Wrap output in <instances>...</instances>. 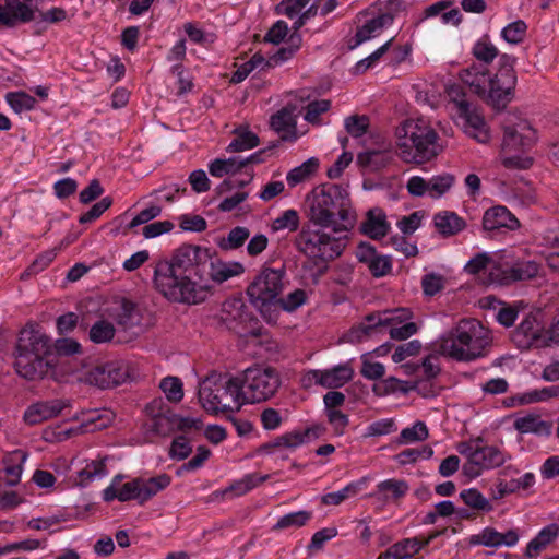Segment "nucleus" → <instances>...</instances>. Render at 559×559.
<instances>
[{"label":"nucleus","instance_id":"obj_61","mask_svg":"<svg viewBox=\"0 0 559 559\" xmlns=\"http://www.w3.org/2000/svg\"><path fill=\"white\" fill-rule=\"evenodd\" d=\"M135 306L132 301L123 299L119 311L116 314V321L123 329H129L134 324Z\"/></svg>","mask_w":559,"mask_h":559},{"label":"nucleus","instance_id":"obj_29","mask_svg":"<svg viewBox=\"0 0 559 559\" xmlns=\"http://www.w3.org/2000/svg\"><path fill=\"white\" fill-rule=\"evenodd\" d=\"M521 129H526L527 131L532 132V135L522 134L516 128L511 126L503 128L502 150L504 152L524 150L532 145L534 142L533 129L526 124H524Z\"/></svg>","mask_w":559,"mask_h":559},{"label":"nucleus","instance_id":"obj_10","mask_svg":"<svg viewBox=\"0 0 559 559\" xmlns=\"http://www.w3.org/2000/svg\"><path fill=\"white\" fill-rule=\"evenodd\" d=\"M238 378L214 373L209 376L199 389V401L203 408L217 415L239 411L241 390Z\"/></svg>","mask_w":559,"mask_h":559},{"label":"nucleus","instance_id":"obj_36","mask_svg":"<svg viewBox=\"0 0 559 559\" xmlns=\"http://www.w3.org/2000/svg\"><path fill=\"white\" fill-rule=\"evenodd\" d=\"M287 45L280 48L273 56L267 59L269 67H276L293 58V56L300 49L302 38L300 34H290L287 39Z\"/></svg>","mask_w":559,"mask_h":559},{"label":"nucleus","instance_id":"obj_3","mask_svg":"<svg viewBox=\"0 0 559 559\" xmlns=\"http://www.w3.org/2000/svg\"><path fill=\"white\" fill-rule=\"evenodd\" d=\"M308 222L321 228H330L335 234L347 233L355 222L350 210L347 189L336 183H322L307 195Z\"/></svg>","mask_w":559,"mask_h":559},{"label":"nucleus","instance_id":"obj_64","mask_svg":"<svg viewBox=\"0 0 559 559\" xmlns=\"http://www.w3.org/2000/svg\"><path fill=\"white\" fill-rule=\"evenodd\" d=\"M331 107V102L328 99L313 100L306 107L305 120L310 123H317L320 115L326 112Z\"/></svg>","mask_w":559,"mask_h":559},{"label":"nucleus","instance_id":"obj_13","mask_svg":"<svg viewBox=\"0 0 559 559\" xmlns=\"http://www.w3.org/2000/svg\"><path fill=\"white\" fill-rule=\"evenodd\" d=\"M325 432L322 424L310 426L304 430H293L275 437L272 441L259 447L260 453L274 454L283 450L294 451L298 447L320 438Z\"/></svg>","mask_w":559,"mask_h":559},{"label":"nucleus","instance_id":"obj_26","mask_svg":"<svg viewBox=\"0 0 559 559\" xmlns=\"http://www.w3.org/2000/svg\"><path fill=\"white\" fill-rule=\"evenodd\" d=\"M392 160L391 144L383 142L379 150H368L357 155V164L370 170H379Z\"/></svg>","mask_w":559,"mask_h":559},{"label":"nucleus","instance_id":"obj_32","mask_svg":"<svg viewBox=\"0 0 559 559\" xmlns=\"http://www.w3.org/2000/svg\"><path fill=\"white\" fill-rule=\"evenodd\" d=\"M141 493V504L156 496L170 485L171 477L168 474H159L148 479L138 477Z\"/></svg>","mask_w":559,"mask_h":559},{"label":"nucleus","instance_id":"obj_18","mask_svg":"<svg viewBox=\"0 0 559 559\" xmlns=\"http://www.w3.org/2000/svg\"><path fill=\"white\" fill-rule=\"evenodd\" d=\"M32 0H4L0 4V26L14 27L20 23H27L35 19V11L31 7Z\"/></svg>","mask_w":559,"mask_h":559},{"label":"nucleus","instance_id":"obj_14","mask_svg":"<svg viewBox=\"0 0 559 559\" xmlns=\"http://www.w3.org/2000/svg\"><path fill=\"white\" fill-rule=\"evenodd\" d=\"M512 341L521 349L548 346L547 331L538 320V313L527 314L512 334Z\"/></svg>","mask_w":559,"mask_h":559},{"label":"nucleus","instance_id":"obj_55","mask_svg":"<svg viewBox=\"0 0 559 559\" xmlns=\"http://www.w3.org/2000/svg\"><path fill=\"white\" fill-rule=\"evenodd\" d=\"M369 128V118L365 115H353L345 119V129L353 138H360Z\"/></svg>","mask_w":559,"mask_h":559},{"label":"nucleus","instance_id":"obj_51","mask_svg":"<svg viewBox=\"0 0 559 559\" xmlns=\"http://www.w3.org/2000/svg\"><path fill=\"white\" fill-rule=\"evenodd\" d=\"M159 388L170 402H180L183 397L182 382L177 377H166L162 380Z\"/></svg>","mask_w":559,"mask_h":559},{"label":"nucleus","instance_id":"obj_52","mask_svg":"<svg viewBox=\"0 0 559 559\" xmlns=\"http://www.w3.org/2000/svg\"><path fill=\"white\" fill-rule=\"evenodd\" d=\"M501 533L492 527L484 528L479 534L472 535L469 538L471 545H483L486 547L501 546Z\"/></svg>","mask_w":559,"mask_h":559},{"label":"nucleus","instance_id":"obj_8","mask_svg":"<svg viewBox=\"0 0 559 559\" xmlns=\"http://www.w3.org/2000/svg\"><path fill=\"white\" fill-rule=\"evenodd\" d=\"M288 284L285 265L271 267L264 264L252 282L248 285L246 294L250 304L271 321L274 319L276 301Z\"/></svg>","mask_w":559,"mask_h":559},{"label":"nucleus","instance_id":"obj_56","mask_svg":"<svg viewBox=\"0 0 559 559\" xmlns=\"http://www.w3.org/2000/svg\"><path fill=\"white\" fill-rule=\"evenodd\" d=\"M360 373L364 378L376 381L384 376L385 367L381 362L371 361L368 355H362Z\"/></svg>","mask_w":559,"mask_h":559},{"label":"nucleus","instance_id":"obj_2","mask_svg":"<svg viewBox=\"0 0 559 559\" xmlns=\"http://www.w3.org/2000/svg\"><path fill=\"white\" fill-rule=\"evenodd\" d=\"M515 61V57L502 53L493 76H490L486 66L473 63L460 72V78L487 104L498 110L504 109L511 102L516 85Z\"/></svg>","mask_w":559,"mask_h":559},{"label":"nucleus","instance_id":"obj_63","mask_svg":"<svg viewBox=\"0 0 559 559\" xmlns=\"http://www.w3.org/2000/svg\"><path fill=\"white\" fill-rule=\"evenodd\" d=\"M310 0H282L276 5V12L289 19L298 16Z\"/></svg>","mask_w":559,"mask_h":559},{"label":"nucleus","instance_id":"obj_47","mask_svg":"<svg viewBox=\"0 0 559 559\" xmlns=\"http://www.w3.org/2000/svg\"><path fill=\"white\" fill-rule=\"evenodd\" d=\"M527 25L524 21L518 20L508 24L502 31V38L510 44H520L526 36Z\"/></svg>","mask_w":559,"mask_h":559},{"label":"nucleus","instance_id":"obj_37","mask_svg":"<svg viewBox=\"0 0 559 559\" xmlns=\"http://www.w3.org/2000/svg\"><path fill=\"white\" fill-rule=\"evenodd\" d=\"M249 236L250 231L247 227L237 226L229 230L227 237L221 238L217 246L224 251L235 250L242 247Z\"/></svg>","mask_w":559,"mask_h":559},{"label":"nucleus","instance_id":"obj_46","mask_svg":"<svg viewBox=\"0 0 559 559\" xmlns=\"http://www.w3.org/2000/svg\"><path fill=\"white\" fill-rule=\"evenodd\" d=\"M307 300V294L304 289L297 288L289 293L286 297L278 296L276 308H281L287 312H293L302 306Z\"/></svg>","mask_w":559,"mask_h":559},{"label":"nucleus","instance_id":"obj_54","mask_svg":"<svg viewBox=\"0 0 559 559\" xmlns=\"http://www.w3.org/2000/svg\"><path fill=\"white\" fill-rule=\"evenodd\" d=\"M454 176L451 174H442L432 177L428 181L429 192L433 198H439L444 194L454 183Z\"/></svg>","mask_w":559,"mask_h":559},{"label":"nucleus","instance_id":"obj_58","mask_svg":"<svg viewBox=\"0 0 559 559\" xmlns=\"http://www.w3.org/2000/svg\"><path fill=\"white\" fill-rule=\"evenodd\" d=\"M397 427L393 418L380 419L367 427L366 437L386 436L396 431Z\"/></svg>","mask_w":559,"mask_h":559},{"label":"nucleus","instance_id":"obj_43","mask_svg":"<svg viewBox=\"0 0 559 559\" xmlns=\"http://www.w3.org/2000/svg\"><path fill=\"white\" fill-rule=\"evenodd\" d=\"M310 511H297L283 515L273 526V531H283L289 527H301L311 519Z\"/></svg>","mask_w":559,"mask_h":559},{"label":"nucleus","instance_id":"obj_1","mask_svg":"<svg viewBox=\"0 0 559 559\" xmlns=\"http://www.w3.org/2000/svg\"><path fill=\"white\" fill-rule=\"evenodd\" d=\"M210 249L182 245L170 261H159L154 270L155 288L168 300L197 305L203 302L211 289L206 283Z\"/></svg>","mask_w":559,"mask_h":559},{"label":"nucleus","instance_id":"obj_6","mask_svg":"<svg viewBox=\"0 0 559 559\" xmlns=\"http://www.w3.org/2000/svg\"><path fill=\"white\" fill-rule=\"evenodd\" d=\"M401 158L406 163L424 164L440 154L439 135L425 120H405L396 128Z\"/></svg>","mask_w":559,"mask_h":559},{"label":"nucleus","instance_id":"obj_34","mask_svg":"<svg viewBox=\"0 0 559 559\" xmlns=\"http://www.w3.org/2000/svg\"><path fill=\"white\" fill-rule=\"evenodd\" d=\"M235 138L227 146V152H243L257 147L260 144L259 136L248 128L239 127L235 131Z\"/></svg>","mask_w":559,"mask_h":559},{"label":"nucleus","instance_id":"obj_17","mask_svg":"<svg viewBox=\"0 0 559 559\" xmlns=\"http://www.w3.org/2000/svg\"><path fill=\"white\" fill-rule=\"evenodd\" d=\"M69 406L70 402L63 399L38 401L26 408L23 418L26 424L35 426L59 416Z\"/></svg>","mask_w":559,"mask_h":559},{"label":"nucleus","instance_id":"obj_60","mask_svg":"<svg viewBox=\"0 0 559 559\" xmlns=\"http://www.w3.org/2000/svg\"><path fill=\"white\" fill-rule=\"evenodd\" d=\"M192 452V447L190 445L189 440L185 436L176 437L169 449V456L171 459L181 461L187 459Z\"/></svg>","mask_w":559,"mask_h":559},{"label":"nucleus","instance_id":"obj_30","mask_svg":"<svg viewBox=\"0 0 559 559\" xmlns=\"http://www.w3.org/2000/svg\"><path fill=\"white\" fill-rule=\"evenodd\" d=\"M245 272V267L239 262L225 263L218 261L217 263L210 260V266L206 274V283L212 280L216 283H223L234 276H238Z\"/></svg>","mask_w":559,"mask_h":559},{"label":"nucleus","instance_id":"obj_9","mask_svg":"<svg viewBox=\"0 0 559 559\" xmlns=\"http://www.w3.org/2000/svg\"><path fill=\"white\" fill-rule=\"evenodd\" d=\"M412 318V311L407 308H396L393 310H385L383 312H372L365 317V320L356 326H353L347 333L349 342L359 343L366 337H369L378 332H382L383 329L389 328V334L391 338L403 341L414 335L418 326L414 322H406Z\"/></svg>","mask_w":559,"mask_h":559},{"label":"nucleus","instance_id":"obj_40","mask_svg":"<svg viewBox=\"0 0 559 559\" xmlns=\"http://www.w3.org/2000/svg\"><path fill=\"white\" fill-rule=\"evenodd\" d=\"M460 498L467 507L473 510L483 512H489L492 510V506L490 504L489 500L475 488L462 490Z\"/></svg>","mask_w":559,"mask_h":559},{"label":"nucleus","instance_id":"obj_20","mask_svg":"<svg viewBox=\"0 0 559 559\" xmlns=\"http://www.w3.org/2000/svg\"><path fill=\"white\" fill-rule=\"evenodd\" d=\"M296 106L287 105L271 116L270 127L281 135V141L297 140Z\"/></svg>","mask_w":559,"mask_h":559},{"label":"nucleus","instance_id":"obj_39","mask_svg":"<svg viewBox=\"0 0 559 559\" xmlns=\"http://www.w3.org/2000/svg\"><path fill=\"white\" fill-rule=\"evenodd\" d=\"M106 457L100 460H93L78 473L79 484L81 486H87L96 477H102L106 475Z\"/></svg>","mask_w":559,"mask_h":559},{"label":"nucleus","instance_id":"obj_45","mask_svg":"<svg viewBox=\"0 0 559 559\" xmlns=\"http://www.w3.org/2000/svg\"><path fill=\"white\" fill-rule=\"evenodd\" d=\"M473 56L481 61L484 66L490 64L498 56V48L486 39H480L475 43L472 49Z\"/></svg>","mask_w":559,"mask_h":559},{"label":"nucleus","instance_id":"obj_38","mask_svg":"<svg viewBox=\"0 0 559 559\" xmlns=\"http://www.w3.org/2000/svg\"><path fill=\"white\" fill-rule=\"evenodd\" d=\"M319 167V159L316 157H311L304 162L300 166L292 169L287 176L286 180L290 187H295L296 185L302 182L310 175L317 171Z\"/></svg>","mask_w":559,"mask_h":559},{"label":"nucleus","instance_id":"obj_50","mask_svg":"<svg viewBox=\"0 0 559 559\" xmlns=\"http://www.w3.org/2000/svg\"><path fill=\"white\" fill-rule=\"evenodd\" d=\"M299 227V215L295 210H286L284 211L277 218H275L272 223V229L274 231L288 229L290 231H296Z\"/></svg>","mask_w":559,"mask_h":559},{"label":"nucleus","instance_id":"obj_53","mask_svg":"<svg viewBox=\"0 0 559 559\" xmlns=\"http://www.w3.org/2000/svg\"><path fill=\"white\" fill-rule=\"evenodd\" d=\"M378 491L382 493L390 492L392 498L400 499L408 491V484L402 479H386L377 485Z\"/></svg>","mask_w":559,"mask_h":559},{"label":"nucleus","instance_id":"obj_57","mask_svg":"<svg viewBox=\"0 0 559 559\" xmlns=\"http://www.w3.org/2000/svg\"><path fill=\"white\" fill-rule=\"evenodd\" d=\"M112 204V199L110 197L103 198L99 202L95 203L87 212L83 213L79 217L80 224H88L102 216V214L107 211Z\"/></svg>","mask_w":559,"mask_h":559},{"label":"nucleus","instance_id":"obj_33","mask_svg":"<svg viewBox=\"0 0 559 559\" xmlns=\"http://www.w3.org/2000/svg\"><path fill=\"white\" fill-rule=\"evenodd\" d=\"M354 369L348 364H342L332 369L323 370V388L337 389L353 379Z\"/></svg>","mask_w":559,"mask_h":559},{"label":"nucleus","instance_id":"obj_22","mask_svg":"<svg viewBox=\"0 0 559 559\" xmlns=\"http://www.w3.org/2000/svg\"><path fill=\"white\" fill-rule=\"evenodd\" d=\"M359 230L374 240L385 237L390 230V224L384 211L380 207L370 209L366 214V219L360 224Z\"/></svg>","mask_w":559,"mask_h":559},{"label":"nucleus","instance_id":"obj_31","mask_svg":"<svg viewBox=\"0 0 559 559\" xmlns=\"http://www.w3.org/2000/svg\"><path fill=\"white\" fill-rule=\"evenodd\" d=\"M559 535V526L550 524L544 527L526 546L525 556L536 558L540 551Z\"/></svg>","mask_w":559,"mask_h":559},{"label":"nucleus","instance_id":"obj_48","mask_svg":"<svg viewBox=\"0 0 559 559\" xmlns=\"http://www.w3.org/2000/svg\"><path fill=\"white\" fill-rule=\"evenodd\" d=\"M56 258V252L53 250L46 251L39 254L33 263L20 275L22 281L28 280L31 276L38 274L44 271Z\"/></svg>","mask_w":559,"mask_h":559},{"label":"nucleus","instance_id":"obj_44","mask_svg":"<svg viewBox=\"0 0 559 559\" xmlns=\"http://www.w3.org/2000/svg\"><path fill=\"white\" fill-rule=\"evenodd\" d=\"M5 100L10 107L17 114L26 110H32L37 100L25 92H9L5 95Z\"/></svg>","mask_w":559,"mask_h":559},{"label":"nucleus","instance_id":"obj_27","mask_svg":"<svg viewBox=\"0 0 559 559\" xmlns=\"http://www.w3.org/2000/svg\"><path fill=\"white\" fill-rule=\"evenodd\" d=\"M513 426L520 433H534L537 436L549 437L552 432V423L543 420L537 414H528L516 418Z\"/></svg>","mask_w":559,"mask_h":559},{"label":"nucleus","instance_id":"obj_5","mask_svg":"<svg viewBox=\"0 0 559 559\" xmlns=\"http://www.w3.org/2000/svg\"><path fill=\"white\" fill-rule=\"evenodd\" d=\"M489 332L478 320L464 319L439 341V352L457 361H473L486 355L490 346Z\"/></svg>","mask_w":559,"mask_h":559},{"label":"nucleus","instance_id":"obj_15","mask_svg":"<svg viewBox=\"0 0 559 559\" xmlns=\"http://www.w3.org/2000/svg\"><path fill=\"white\" fill-rule=\"evenodd\" d=\"M508 454L493 445H478L471 457V462L463 465V473L469 478H475L480 475L483 469H490L501 466L507 459Z\"/></svg>","mask_w":559,"mask_h":559},{"label":"nucleus","instance_id":"obj_59","mask_svg":"<svg viewBox=\"0 0 559 559\" xmlns=\"http://www.w3.org/2000/svg\"><path fill=\"white\" fill-rule=\"evenodd\" d=\"M423 292L432 297L444 288V277L440 274L429 273L421 278Z\"/></svg>","mask_w":559,"mask_h":559},{"label":"nucleus","instance_id":"obj_28","mask_svg":"<svg viewBox=\"0 0 559 559\" xmlns=\"http://www.w3.org/2000/svg\"><path fill=\"white\" fill-rule=\"evenodd\" d=\"M433 224L442 237H451L466 227L465 221L456 213L443 211L433 216Z\"/></svg>","mask_w":559,"mask_h":559},{"label":"nucleus","instance_id":"obj_24","mask_svg":"<svg viewBox=\"0 0 559 559\" xmlns=\"http://www.w3.org/2000/svg\"><path fill=\"white\" fill-rule=\"evenodd\" d=\"M162 405V400H154L148 405L153 416L152 431L156 435L167 436L176 430V414L169 408L163 411V408L159 407Z\"/></svg>","mask_w":559,"mask_h":559},{"label":"nucleus","instance_id":"obj_49","mask_svg":"<svg viewBox=\"0 0 559 559\" xmlns=\"http://www.w3.org/2000/svg\"><path fill=\"white\" fill-rule=\"evenodd\" d=\"M115 335L114 325L105 320L97 321L90 330V338L94 343H105L112 340Z\"/></svg>","mask_w":559,"mask_h":559},{"label":"nucleus","instance_id":"obj_4","mask_svg":"<svg viewBox=\"0 0 559 559\" xmlns=\"http://www.w3.org/2000/svg\"><path fill=\"white\" fill-rule=\"evenodd\" d=\"M53 345L50 337L34 328L21 330L14 350V369L26 380L36 381L47 377L55 364L50 359Z\"/></svg>","mask_w":559,"mask_h":559},{"label":"nucleus","instance_id":"obj_16","mask_svg":"<svg viewBox=\"0 0 559 559\" xmlns=\"http://www.w3.org/2000/svg\"><path fill=\"white\" fill-rule=\"evenodd\" d=\"M355 255L376 278L386 276L392 271L391 257L379 254L376 247L369 242L361 241L356 248Z\"/></svg>","mask_w":559,"mask_h":559},{"label":"nucleus","instance_id":"obj_7","mask_svg":"<svg viewBox=\"0 0 559 559\" xmlns=\"http://www.w3.org/2000/svg\"><path fill=\"white\" fill-rule=\"evenodd\" d=\"M325 229L305 223L295 238L296 249L316 265L337 259L347 246V233H328Z\"/></svg>","mask_w":559,"mask_h":559},{"label":"nucleus","instance_id":"obj_62","mask_svg":"<svg viewBox=\"0 0 559 559\" xmlns=\"http://www.w3.org/2000/svg\"><path fill=\"white\" fill-rule=\"evenodd\" d=\"M395 548H399L402 559L412 558L418 554L419 550L425 548L421 537L405 538L401 542L395 543Z\"/></svg>","mask_w":559,"mask_h":559},{"label":"nucleus","instance_id":"obj_12","mask_svg":"<svg viewBox=\"0 0 559 559\" xmlns=\"http://www.w3.org/2000/svg\"><path fill=\"white\" fill-rule=\"evenodd\" d=\"M130 377V367L124 361H108L96 365L85 371L83 380L102 390L124 383Z\"/></svg>","mask_w":559,"mask_h":559},{"label":"nucleus","instance_id":"obj_42","mask_svg":"<svg viewBox=\"0 0 559 559\" xmlns=\"http://www.w3.org/2000/svg\"><path fill=\"white\" fill-rule=\"evenodd\" d=\"M429 436L424 421H416L412 427L404 428L396 439L397 444H407L416 441H425Z\"/></svg>","mask_w":559,"mask_h":559},{"label":"nucleus","instance_id":"obj_19","mask_svg":"<svg viewBox=\"0 0 559 559\" xmlns=\"http://www.w3.org/2000/svg\"><path fill=\"white\" fill-rule=\"evenodd\" d=\"M481 225L484 230L490 233L502 229L514 231L521 227L520 221L504 205H495L486 210Z\"/></svg>","mask_w":559,"mask_h":559},{"label":"nucleus","instance_id":"obj_21","mask_svg":"<svg viewBox=\"0 0 559 559\" xmlns=\"http://www.w3.org/2000/svg\"><path fill=\"white\" fill-rule=\"evenodd\" d=\"M393 23L391 13H381L376 17L366 21L357 27L354 38L349 41V48L355 49L362 43L378 36L385 27Z\"/></svg>","mask_w":559,"mask_h":559},{"label":"nucleus","instance_id":"obj_23","mask_svg":"<svg viewBox=\"0 0 559 559\" xmlns=\"http://www.w3.org/2000/svg\"><path fill=\"white\" fill-rule=\"evenodd\" d=\"M540 265L535 261H516L501 270L499 282L508 285L515 282L530 281L539 273Z\"/></svg>","mask_w":559,"mask_h":559},{"label":"nucleus","instance_id":"obj_35","mask_svg":"<svg viewBox=\"0 0 559 559\" xmlns=\"http://www.w3.org/2000/svg\"><path fill=\"white\" fill-rule=\"evenodd\" d=\"M269 475L251 473L227 487L223 495L242 496L269 479Z\"/></svg>","mask_w":559,"mask_h":559},{"label":"nucleus","instance_id":"obj_41","mask_svg":"<svg viewBox=\"0 0 559 559\" xmlns=\"http://www.w3.org/2000/svg\"><path fill=\"white\" fill-rule=\"evenodd\" d=\"M243 167L235 157L228 159L216 158L209 165V171L213 177L222 178L225 175H235Z\"/></svg>","mask_w":559,"mask_h":559},{"label":"nucleus","instance_id":"obj_11","mask_svg":"<svg viewBox=\"0 0 559 559\" xmlns=\"http://www.w3.org/2000/svg\"><path fill=\"white\" fill-rule=\"evenodd\" d=\"M238 378L241 403H261L271 400L282 384L280 372L271 366L255 364L242 371Z\"/></svg>","mask_w":559,"mask_h":559},{"label":"nucleus","instance_id":"obj_25","mask_svg":"<svg viewBox=\"0 0 559 559\" xmlns=\"http://www.w3.org/2000/svg\"><path fill=\"white\" fill-rule=\"evenodd\" d=\"M459 116L464 119V131L466 134L479 143H487L490 140L489 128L485 118L476 109L471 107L467 112H462Z\"/></svg>","mask_w":559,"mask_h":559}]
</instances>
